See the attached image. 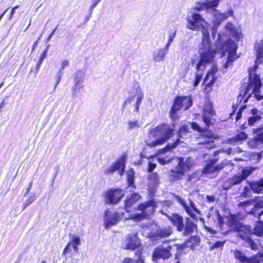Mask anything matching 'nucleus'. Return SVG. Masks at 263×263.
Listing matches in <instances>:
<instances>
[{"mask_svg": "<svg viewBox=\"0 0 263 263\" xmlns=\"http://www.w3.org/2000/svg\"><path fill=\"white\" fill-rule=\"evenodd\" d=\"M119 218L118 213H112L110 211L106 210L104 214V226L106 229H108L117 223Z\"/></svg>", "mask_w": 263, "mask_h": 263, "instance_id": "obj_17", "label": "nucleus"}, {"mask_svg": "<svg viewBox=\"0 0 263 263\" xmlns=\"http://www.w3.org/2000/svg\"><path fill=\"white\" fill-rule=\"evenodd\" d=\"M74 83L82 84L84 81L83 74L80 72H77L74 77Z\"/></svg>", "mask_w": 263, "mask_h": 263, "instance_id": "obj_42", "label": "nucleus"}, {"mask_svg": "<svg viewBox=\"0 0 263 263\" xmlns=\"http://www.w3.org/2000/svg\"><path fill=\"white\" fill-rule=\"evenodd\" d=\"M158 160L160 163L164 165L171 162V159L167 157H159Z\"/></svg>", "mask_w": 263, "mask_h": 263, "instance_id": "obj_49", "label": "nucleus"}, {"mask_svg": "<svg viewBox=\"0 0 263 263\" xmlns=\"http://www.w3.org/2000/svg\"><path fill=\"white\" fill-rule=\"evenodd\" d=\"M71 246V242H68V245L66 246V247L65 248L63 254L64 255L66 254L67 252L69 251V248Z\"/></svg>", "mask_w": 263, "mask_h": 263, "instance_id": "obj_63", "label": "nucleus"}, {"mask_svg": "<svg viewBox=\"0 0 263 263\" xmlns=\"http://www.w3.org/2000/svg\"><path fill=\"white\" fill-rule=\"evenodd\" d=\"M123 196L124 193L122 190L111 189L104 194V202L106 204H116L121 200Z\"/></svg>", "mask_w": 263, "mask_h": 263, "instance_id": "obj_11", "label": "nucleus"}, {"mask_svg": "<svg viewBox=\"0 0 263 263\" xmlns=\"http://www.w3.org/2000/svg\"><path fill=\"white\" fill-rule=\"evenodd\" d=\"M211 14L213 17V25H215L216 29L221 23L228 19L230 16H234V11L232 9L230 8L227 12L221 13L216 9H209Z\"/></svg>", "mask_w": 263, "mask_h": 263, "instance_id": "obj_13", "label": "nucleus"}, {"mask_svg": "<svg viewBox=\"0 0 263 263\" xmlns=\"http://www.w3.org/2000/svg\"><path fill=\"white\" fill-rule=\"evenodd\" d=\"M156 164L153 162H149L148 171L149 172H152L153 170L156 167Z\"/></svg>", "mask_w": 263, "mask_h": 263, "instance_id": "obj_57", "label": "nucleus"}, {"mask_svg": "<svg viewBox=\"0 0 263 263\" xmlns=\"http://www.w3.org/2000/svg\"><path fill=\"white\" fill-rule=\"evenodd\" d=\"M189 132V128L187 126H181L178 132V137L179 138H184V136H186V134Z\"/></svg>", "mask_w": 263, "mask_h": 263, "instance_id": "obj_46", "label": "nucleus"}, {"mask_svg": "<svg viewBox=\"0 0 263 263\" xmlns=\"http://www.w3.org/2000/svg\"><path fill=\"white\" fill-rule=\"evenodd\" d=\"M252 190L256 193H260L263 190V178L252 182L250 185Z\"/></svg>", "mask_w": 263, "mask_h": 263, "instance_id": "obj_33", "label": "nucleus"}, {"mask_svg": "<svg viewBox=\"0 0 263 263\" xmlns=\"http://www.w3.org/2000/svg\"><path fill=\"white\" fill-rule=\"evenodd\" d=\"M125 156H122L115 163L105 168L104 170V173L106 175H112L115 172L118 171L120 175L122 176L125 172Z\"/></svg>", "mask_w": 263, "mask_h": 263, "instance_id": "obj_12", "label": "nucleus"}, {"mask_svg": "<svg viewBox=\"0 0 263 263\" xmlns=\"http://www.w3.org/2000/svg\"><path fill=\"white\" fill-rule=\"evenodd\" d=\"M224 151L228 154H231L236 152L241 153L242 152V151L240 149L239 147H237L234 149L231 148H229L226 149Z\"/></svg>", "mask_w": 263, "mask_h": 263, "instance_id": "obj_50", "label": "nucleus"}, {"mask_svg": "<svg viewBox=\"0 0 263 263\" xmlns=\"http://www.w3.org/2000/svg\"><path fill=\"white\" fill-rule=\"evenodd\" d=\"M144 98V93L139 84H135L133 89L129 92V98L124 102V104L132 103L135 100L134 105V111L138 112L140 105Z\"/></svg>", "mask_w": 263, "mask_h": 263, "instance_id": "obj_8", "label": "nucleus"}, {"mask_svg": "<svg viewBox=\"0 0 263 263\" xmlns=\"http://www.w3.org/2000/svg\"><path fill=\"white\" fill-rule=\"evenodd\" d=\"M127 181L128 183V187H132L135 189L136 186L135 185V172L133 169H130L127 172Z\"/></svg>", "mask_w": 263, "mask_h": 263, "instance_id": "obj_34", "label": "nucleus"}, {"mask_svg": "<svg viewBox=\"0 0 263 263\" xmlns=\"http://www.w3.org/2000/svg\"><path fill=\"white\" fill-rule=\"evenodd\" d=\"M192 105V100L190 96L177 97L174 101L173 105L171 108L170 114L172 118L174 119L176 114L181 107L184 110H187Z\"/></svg>", "mask_w": 263, "mask_h": 263, "instance_id": "obj_7", "label": "nucleus"}, {"mask_svg": "<svg viewBox=\"0 0 263 263\" xmlns=\"http://www.w3.org/2000/svg\"><path fill=\"white\" fill-rule=\"evenodd\" d=\"M256 138L260 144L263 143V133L258 134Z\"/></svg>", "mask_w": 263, "mask_h": 263, "instance_id": "obj_59", "label": "nucleus"}, {"mask_svg": "<svg viewBox=\"0 0 263 263\" xmlns=\"http://www.w3.org/2000/svg\"><path fill=\"white\" fill-rule=\"evenodd\" d=\"M248 213L251 214L254 217H258L259 219L260 217L263 214V200H258L254 205L252 210Z\"/></svg>", "mask_w": 263, "mask_h": 263, "instance_id": "obj_25", "label": "nucleus"}, {"mask_svg": "<svg viewBox=\"0 0 263 263\" xmlns=\"http://www.w3.org/2000/svg\"><path fill=\"white\" fill-rule=\"evenodd\" d=\"M177 160V166L181 171H183L184 173L186 171L190 170L193 164V161L191 158H187L186 159L184 158H180Z\"/></svg>", "mask_w": 263, "mask_h": 263, "instance_id": "obj_24", "label": "nucleus"}, {"mask_svg": "<svg viewBox=\"0 0 263 263\" xmlns=\"http://www.w3.org/2000/svg\"><path fill=\"white\" fill-rule=\"evenodd\" d=\"M71 241L69 242H71V245H80V238L79 236L73 234L70 236Z\"/></svg>", "mask_w": 263, "mask_h": 263, "instance_id": "obj_48", "label": "nucleus"}, {"mask_svg": "<svg viewBox=\"0 0 263 263\" xmlns=\"http://www.w3.org/2000/svg\"><path fill=\"white\" fill-rule=\"evenodd\" d=\"M58 27V25L54 28V29L51 32V33L49 34V35L47 37V41H50V40L51 39V38L52 37V36H53V35L54 34L55 30L57 29Z\"/></svg>", "mask_w": 263, "mask_h": 263, "instance_id": "obj_61", "label": "nucleus"}, {"mask_svg": "<svg viewBox=\"0 0 263 263\" xmlns=\"http://www.w3.org/2000/svg\"><path fill=\"white\" fill-rule=\"evenodd\" d=\"M191 126L193 129L197 130L198 132H201L204 131V129H203L201 127H200L199 126V125L195 122L192 123Z\"/></svg>", "mask_w": 263, "mask_h": 263, "instance_id": "obj_53", "label": "nucleus"}, {"mask_svg": "<svg viewBox=\"0 0 263 263\" xmlns=\"http://www.w3.org/2000/svg\"><path fill=\"white\" fill-rule=\"evenodd\" d=\"M220 0H206L205 1L207 8V12L211 13L209 9H215L219 5Z\"/></svg>", "mask_w": 263, "mask_h": 263, "instance_id": "obj_37", "label": "nucleus"}, {"mask_svg": "<svg viewBox=\"0 0 263 263\" xmlns=\"http://www.w3.org/2000/svg\"><path fill=\"white\" fill-rule=\"evenodd\" d=\"M236 259L241 263H263V254L259 253L251 257L246 256L241 251L236 250L234 252Z\"/></svg>", "mask_w": 263, "mask_h": 263, "instance_id": "obj_14", "label": "nucleus"}, {"mask_svg": "<svg viewBox=\"0 0 263 263\" xmlns=\"http://www.w3.org/2000/svg\"><path fill=\"white\" fill-rule=\"evenodd\" d=\"M254 231H252V234H254L260 236L263 235V222L261 221L256 222L254 228Z\"/></svg>", "mask_w": 263, "mask_h": 263, "instance_id": "obj_35", "label": "nucleus"}, {"mask_svg": "<svg viewBox=\"0 0 263 263\" xmlns=\"http://www.w3.org/2000/svg\"><path fill=\"white\" fill-rule=\"evenodd\" d=\"M203 10H205L207 12L206 5L205 2L197 4L196 6L191 9V13L192 15L193 13H196L195 11H200Z\"/></svg>", "mask_w": 263, "mask_h": 263, "instance_id": "obj_38", "label": "nucleus"}, {"mask_svg": "<svg viewBox=\"0 0 263 263\" xmlns=\"http://www.w3.org/2000/svg\"><path fill=\"white\" fill-rule=\"evenodd\" d=\"M175 198L176 200L182 206L184 210L187 213V214L194 220L197 219V217L196 214L194 213L195 212L198 214H200V211L196 208V204L194 202L189 198V201L190 202V205H189L187 203H186L185 200L182 199L181 197L175 195Z\"/></svg>", "mask_w": 263, "mask_h": 263, "instance_id": "obj_10", "label": "nucleus"}, {"mask_svg": "<svg viewBox=\"0 0 263 263\" xmlns=\"http://www.w3.org/2000/svg\"><path fill=\"white\" fill-rule=\"evenodd\" d=\"M160 212L168 218L172 225L176 228V230L181 232L183 236L191 235L197 228V225L189 217L185 218L184 223L182 216L177 213L168 215L162 210Z\"/></svg>", "mask_w": 263, "mask_h": 263, "instance_id": "obj_3", "label": "nucleus"}, {"mask_svg": "<svg viewBox=\"0 0 263 263\" xmlns=\"http://www.w3.org/2000/svg\"><path fill=\"white\" fill-rule=\"evenodd\" d=\"M187 27L193 30L200 29L202 33V43L199 50V62L196 65L198 70L203 69L207 63L213 62L216 50L221 51L222 57L228 53L227 61L223 65L224 68L232 67L233 62L238 58L236 53L237 46L233 40L228 39L219 49L217 47L215 49L210 41L209 32L205 22L198 13H194L187 16Z\"/></svg>", "mask_w": 263, "mask_h": 263, "instance_id": "obj_1", "label": "nucleus"}, {"mask_svg": "<svg viewBox=\"0 0 263 263\" xmlns=\"http://www.w3.org/2000/svg\"><path fill=\"white\" fill-rule=\"evenodd\" d=\"M246 105H243L240 107L238 111L237 112V113L236 114V121L239 120L241 118L242 112L243 110V109H245L246 108Z\"/></svg>", "mask_w": 263, "mask_h": 263, "instance_id": "obj_51", "label": "nucleus"}, {"mask_svg": "<svg viewBox=\"0 0 263 263\" xmlns=\"http://www.w3.org/2000/svg\"><path fill=\"white\" fill-rule=\"evenodd\" d=\"M176 32H177V31L175 30L173 32H169L168 39L167 42L165 45V47H166L167 48H170V46L173 42L174 39L176 35Z\"/></svg>", "mask_w": 263, "mask_h": 263, "instance_id": "obj_41", "label": "nucleus"}, {"mask_svg": "<svg viewBox=\"0 0 263 263\" xmlns=\"http://www.w3.org/2000/svg\"><path fill=\"white\" fill-rule=\"evenodd\" d=\"M224 243H225L224 241H216L214 243L210 242V249L211 251H213L215 249L222 248L223 246Z\"/></svg>", "mask_w": 263, "mask_h": 263, "instance_id": "obj_43", "label": "nucleus"}, {"mask_svg": "<svg viewBox=\"0 0 263 263\" xmlns=\"http://www.w3.org/2000/svg\"><path fill=\"white\" fill-rule=\"evenodd\" d=\"M254 203V201L253 200H247L245 202H241L239 204V206H244L245 209H246V207L249 205H252Z\"/></svg>", "mask_w": 263, "mask_h": 263, "instance_id": "obj_54", "label": "nucleus"}, {"mask_svg": "<svg viewBox=\"0 0 263 263\" xmlns=\"http://www.w3.org/2000/svg\"><path fill=\"white\" fill-rule=\"evenodd\" d=\"M252 116L250 117L248 120V125L252 126L254 123L261 119V117L259 114V111L256 108H253L251 110Z\"/></svg>", "mask_w": 263, "mask_h": 263, "instance_id": "obj_29", "label": "nucleus"}, {"mask_svg": "<svg viewBox=\"0 0 263 263\" xmlns=\"http://www.w3.org/2000/svg\"><path fill=\"white\" fill-rule=\"evenodd\" d=\"M243 180L240 175L234 176L229 178L227 182L224 183L223 187L227 190L232 186L240 184Z\"/></svg>", "mask_w": 263, "mask_h": 263, "instance_id": "obj_27", "label": "nucleus"}, {"mask_svg": "<svg viewBox=\"0 0 263 263\" xmlns=\"http://www.w3.org/2000/svg\"><path fill=\"white\" fill-rule=\"evenodd\" d=\"M217 71V68L216 66L213 65L212 69L208 71L206 77L204 79V83L206 87H212L215 82L216 80L218 77L215 76V73Z\"/></svg>", "mask_w": 263, "mask_h": 263, "instance_id": "obj_20", "label": "nucleus"}, {"mask_svg": "<svg viewBox=\"0 0 263 263\" xmlns=\"http://www.w3.org/2000/svg\"><path fill=\"white\" fill-rule=\"evenodd\" d=\"M47 52H48V47L42 53V54L40 58V60H41L42 61H44V60L47 57Z\"/></svg>", "mask_w": 263, "mask_h": 263, "instance_id": "obj_56", "label": "nucleus"}, {"mask_svg": "<svg viewBox=\"0 0 263 263\" xmlns=\"http://www.w3.org/2000/svg\"><path fill=\"white\" fill-rule=\"evenodd\" d=\"M171 247L167 246L166 248L159 247L154 252L153 254V259L154 261H157L159 258L163 259L168 258L170 255Z\"/></svg>", "mask_w": 263, "mask_h": 263, "instance_id": "obj_18", "label": "nucleus"}, {"mask_svg": "<svg viewBox=\"0 0 263 263\" xmlns=\"http://www.w3.org/2000/svg\"><path fill=\"white\" fill-rule=\"evenodd\" d=\"M141 196L139 194L135 193L131 194L130 196L128 197L125 201V208L126 212H129L128 209L139 200Z\"/></svg>", "mask_w": 263, "mask_h": 263, "instance_id": "obj_26", "label": "nucleus"}, {"mask_svg": "<svg viewBox=\"0 0 263 263\" xmlns=\"http://www.w3.org/2000/svg\"><path fill=\"white\" fill-rule=\"evenodd\" d=\"M123 245L125 249L134 250L140 246V241L136 234H129L126 236Z\"/></svg>", "mask_w": 263, "mask_h": 263, "instance_id": "obj_16", "label": "nucleus"}, {"mask_svg": "<svg viewBox=\"0 0 263 263\" xmlns=\"http://www.w3.org/2000/svg\"><path fill=\"white\" fill-rule=\"evenodd\" d=\"M35 200V197L34 196L30 197L28 200L24 203L23 209H25L26 207L29 206L30 204H31Z\"/></svg>", "mask_w": 263, "mask_h": 263, "instance_id": "obj_52", "label": "nucleus"}, {"mask_svg": "<svg viewBox=\"0 0 263 263\" xmlns=\"http://www.w3.org/2000/svg\"><path fill=\"white\" fill-rule=\"evenodd\" d=\"M83 86L82 84L74 83V85L72 87L71 90L72 91V97H76V95L80 90L83 88Z\"/></svg>", "mask_w": 263, "mask_h": 263, "instance_id": "obj_40", "label": "nucleus"}, {"mask_svg": "<svg viewBox=\"0 0 263 263\" xmlns=\"http://www.w3.org/2000/svg\"><path fill=\"white\" fill-rule=\"evenodd\" d=\"M229 223L231 229L238 232V237L245 240L246 242L251 247L252 250L257 249V245L251 238V236L252 235L251 227L243 224L234 217L230 219Z\"/></svg>", "mask_w": 263, "mask_h": 263, "instance_id": "obj_5", "label": "nucleus"}, {"mask_svg": "<svg viewBox=\"0 0 263 263\" xmlns=\"http://www.w3.org/2000/svg\"><path fill=\"white\" fill-rule=\"evenodd\" d=\"M172 204V202L171 201H168V200L165 201L163 203V205L164 206H166L167 207L170 206Z\"/></svg>", "mask_w": 263, "mask_h": 263, "instance_id": "obj_64", "label": "nucleus"}, {"mask_svg": "<svg viewBox=\"0 0 263 263\" xmlns=\"http://www.w3.org/2000/svg\"><path fill=\"white\" fill-rule=\"evenodd\" d=\"M199 62V59L196 60L194 59H192V61H191V64H192L193 66H195V68L197 70V72L195 73V80L194 81V86L195 87H197L199 85L200 82L201 81V80L202 79L203 74H202V72L205 70V67H206V66L212 63V62L207 63L205 65V66L204 67V68L203 69L198 70L196 68V65H197V64H198Z\"/></svg>", "mask_w": 263, "mask_h": 263, "instance_id": "obj_21", "label": "nucleus"}, {"mask_svg": "<svg viewBox=\"0 0 263 263\" xmlns=\"http://www.w3.org/2000/svg\"><path fill=\"white\" fill-rule=\"evenodd\" d=\"M255 49L256 51V60L255 62V67L254 68L250 69L249 71L251 70V72L253 74V72L256 70V69L257 68V64L258 63L262 62V54H263V43L262 42L257 43L255 44Z\"/></svg>", "mask_w": 263, "mask_h": 263, "instance_id": "obj_22", "label": "nucleus"}, {"mask_svg": "<svg viewBox=\"0 0 263 263\" xmlns=\"http://www.w3.org/2000/svg\"><path fill=\"white\" fill-rule=\"evenodd\" d=\"M215 111L213 109L212 104L207 102L203 107L202 119L205 125L208 127L212 125V118L215 115Z\"/></svg>", "mask_w": 263, "mask_h": 263, "instance_id": "obj_15", "label": "nucleus"}, {"mask_svg": "<svg viewBox=\"0 0 263 263\" xmlns=\"http://www.w3.org/2000/svg\"><path fill=\"white\" fill-rule=\"evenodd\" d=\"M159 184L158 176L156 173L151 174L148 176L147 185L151 191L156 188Z\"/></svg>", "mask_w": 263, "mask_h": 263, "instance_id": "obj_28", "label": "nucleus"}, {"mask_svg": "<svg viewBox=\"0 0 263 263\" xmlns=\"http://www.w3.org/2000/svg\"><path fill=\"white\" fill-rule=\"evenodd\" d=\"M180 142H181L180 139H177L175 142L172 143L171 144L170 143L167 144L165 148L159 150V153L163 154L173 148H175L178 144L180 143Z\"/></svg>", "mask_w": 263, "mask_h": 263, "instance_id": "obj_36", "label": "nucleus"}, {"mask_svg": "<svg viewBox=\"0 0 263 263\" xmlns=\"http://www.w3.org/2000/svg\"><path fill=\"white\" fill-rule=\"evenodd\" d=\"M253 169L252 168H249L242 170L241 173L240 174L243 180H245L249 176H250L253 172Z\"/></svg>", "mask_w": 263, "mask_h": 263, "instance_id": "obj_45", "label": "nucleus"}, {"mask_svg": "<svg viewBox=\"0 0 263 263\" xmlns=\"http://www.w3.org/2000/svg\"><path fill=\"white\" fill-rule=\"evenodd\" d=\"M156 202L154 199L141 203L138 207V209L142 211V213L135 214L131 217L136 221H140L144 217L148 216L154 213L156 208Z\"/></svg>", "mask_w": 263, "mask_h": 263, "instance_id": "obj_6", "label": "nucleus"}, {"mask_svg": "<svg viewBox=\"0 0 263 263\" xmlns=\"http://www.w3.org/2000/svg\"><path fill=\"white\" fill-rule=\"evenodd\" d=\"M127 127L128 130H132L134 128H137L140 127V125L139 122L137 120L135 121H128L127 122Z\"/></svg>", "mask_w": 263, "mask_h": 263, "instance_id": "obj_39", "label": "nucleus"}, {"mask_svg": "<svg viewBox=\"0 0 263 263\" xmlns=\"http://www.w3.org/2000/svg\"><path fill=\"white\" fill-rule=\"evenodd\" d=\"M168 50L169 48L165 46L164 48H159L155 51L153 54L154 61L156 62L164 61Z\"/></svg>", "mask_w": 263, "mask_h": 263, "instance_id": "obj_23", "label": "nucleus"}, {"mask_svg": "<svg viewBox=\"0 0 263 263\" xmlns=\"http://www.w3.org/2000/svg\"><path fill=\"white\" fill-rule=\"evenodd\" d=\"M259 144V142H258L256 137L250 140L248 142V145L251 148H257Z\"/></svg>", "mask_w": 263, "mask_h": 263, "instance_id": "obj_47", "label": "nucleus"}, {"mask_svg": "<svg viewBox=\"0 0 263 263\" xmlns=\"http://www.w3.org/2000/svg\"><path fill=\"white\" fill-rule=\"evenodd\" d=\"M69 65V61L67 60H64L61 63V70H64L65 67Z\"/></svg>", "mask_w": 263, "mask_h": 263, "instance_id": "obj_58", "label": "nucleus"}, {"mask_svg": "<svg viewBox=\"0 0 263 263\" xmlns=\"http://www.w3.org/2000/svg\"><path fill=\"white\" fill-rule=\"evenodd\" d=\"M206 198H207V200L209 202H213L215 200V196H209V195H208L206 196Z\"/></svg>", "mask_w": 263, "mask_h": 263, "instance_id": "obj_62", "label": "nucleus"}, {"mask_svg": "<svg viewBox=\"0 0 263 263\" xmlns=\"http://www.w3.org/2000/svg\"><path fill=\"white\" fill-rule=\"evenodd\" d=\"M173 135V130L171 126L167 124H162L150 130L149 139L146 141V144L150 147L162 144Z\"/></svg>", "mask_w": 263, "mask_h": 263, "instance_id": "obj_4", "label": "nucleus"}, {"mask_svg": "<svg viewBox=\"0 0 263 263\" xmlns=\"http://www.w3.org/2000/svg\"><path fill=\"white\" fill-rule=\"evenodd\" d=\"M183 171H181L178 166L174 170H172L170 174V179L172 181H177L181 178L184 175Z\"/></svg>", "mask_w": 263, "mask_h": 263, "instance_id": "obj_31", "label": "nucleus"}, {"mask_svg": "<svg viewBox=\"0 0 263 263\" xmlns=\"http://www.w3.org/2000/svg\"><path fill=\"white\" fill-rule=\"evenodd\" d=\"M63 70H61V68H60V70L59 71V72L58 73V79L57 80V82L56 84L54 86V89L57 87V86H58V85L59 84V83H60V82L61 81V77L63 74Z\"/></svg>", "mask_w": 263, "mask_h": 263, "instance_id": "obj_55", "label": "nucleus"}, {"mask_svg": "<svg viewBox=\"0 0 263 263\" xmlns=\"http://www.w3.org/2000/svg\"><path fill=\"white\" fill-rule=\"evenodd\" d=\"M261 82L258 74H253L250 70L249 74V84L245 90H241L237 97V102L241 103L245 99L244 103H246L248 99L254 94L257 100L263 99V95L259 94L261 87Z\"/></svg>", "mask_w": 263, "mask_h": 263, "instance_id": "obj_2", "label": "nucleus"}, {"mask_svg": "<svg viewBox=\"0 0 263 263\" xmlns=\"http://www.w3.org/2000/svg\"><path fill=\"white\" fill-rule=\"evenodd\" d=\"M218 220L219 227L220 228H221L222 226L223 225V218L219 215V214H218Z\"/></svg>", "mask_w": 263, "mask_h": 263, "instance_id": "obj_60", "label": "nucleus"}, {"mask_svg": "<svg viewBox=\"0 0 263 263\" xmlns=\"http://www.w3.org/2000/svg\"><path fill=\"white\" fill-rule=\"evenodd\" d=\"M173 233L171 227L158 229L156 231L151 234V237L155 239L168 237Z\"/></svg>", "mask_w": 263, "mask_h": 263, "instance_id": "obj_19", "label": "nucleus"}, {"mask_svg": "<svg viewBox=\"0 0 263 263\" xmlns=\"http://www.w3.org/2000/svg\"><path fill=\"white\" fill-rule=\"evenodd\" d=\"M218 160V158L210 159L202 168V174L206 175H212L215 173H218L228 165L227 160H224L217 165H215Z\"/></svg>", "mask_w": 263, "mask_h": 263, "instance_id": "obj_9", "label": "nucleus"}, {"mask_svg": "<svg viewBox=\"0 0 263 263\" xmlns=\"http://www.w3.org/2000/svg\"><path fill=\"white\" fill-rule=\"evenodd\" d=\"M248 138V135L243 132H241L237 134L234 137L228 140L229 143L233 144L236 142H241Z\"/></svg>", "mask_w": 263, "mask_h": 263, "instance_id": "obj_30", "label": "nucleus"}, {"mask_svg": "<svg viewBox=\"0 0 263 263\" xmlns=\"http://www.w3.org/2000/svg\"><path fill=\"white\" fill-rule=\"evenodd\" d=\"M225 28L231 36L236 39L238 38L239 35L238 30L232 23H228L226 25Z\"/></svg>", "mask_w": 263, "mask_h": 263, "instance_id": "obj_32", "label": "nucleus"}, {"mask_svg": "<svg viewBox=\"0 0 263 263\" xmlns=\"http://www.w3.org/2000/svg\"><path fill=\"white\" fill-rule=\"evenodd\" d=\"M120 263H144V261L141 257H139L138 260L127 257L125 258Z\"/></svg>", "mask_w": 263, "mask_h": 263, "instance_id": "obj_44", "label": "nucleus"}]
</instances>
